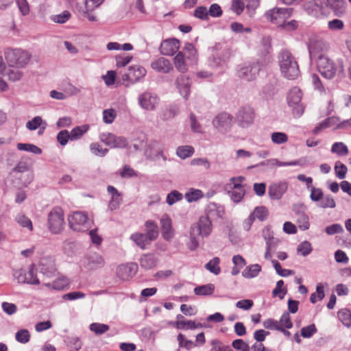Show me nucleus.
Segmentation results:
<instances>
[{
    "label": "nucleus",
    "mask_w": 351,
    "mask_h": 351,
    "mask_svg": "<svg viewBox=\"0 0 351 351\" xmlns=\"http://www.w3.org/2000/svg\"><path fill=\"white\" fill-rule=\"evenodd\" d=\"M69 224L73 231L86 232L90 228L92 221L86 213L75 211L69 217Z\"/></svg>",
    "instance_id": "7ed1b4c3"
},
{
    "label": "nucleus",
    "mask_w": 351,
    "mask_h": 351,
    "mask_svg": "<svg viewBox=\"0 0 351 351\" xmlns=\"http://www.w3.org/2000/svg\"><path fill=\"white\" fill-rule=\"evenodd\" d=\"M83 265L88 270H95L103 267L105 261L101 255L94 253L84 257Z\"/></svg>",
    "instance_id": "f3484780"
},
{
    "label": "nucleus",
    "mask_w": 351,
    "mask_h": 351,
    "mask_svg": "<svg viewBox=\"0 0 351 351\" xmlns=\"http://www.w3.org/2000/svg\"><path fill=\"white\" fill-rule=\"evenodd\" d=\"M281 73L289 80L297 79L300 75L299 65L293 54L287 49H282L278 56Z\"/></svg>",
    "instance_id": "f257e3e1"
},
{
    "label": "nucleus",
    "mask_w": 351,
    "mask_h": 351,
    "mask_svg": "<svg viewBox=\"0 0 351 351\" xmlns=\"http://www.w3.org/2000/svg\"><path fill=\"white\" fill-rule=\"evenodd\" d=\"M39 271L47 278L54 277L57 271L54 260L51 257L41 258L39 263Z\"/></svg>",
    "instance_id": "2eb2a0df"
},
{
    "label": "nucleus",
    "mask_w": 351,
    "mask_h": 351,
    "mask_svg": "<svg viewBox=\"0 0 351 351\" xmlns=\"http://www.w3.org/2000/svg\"><path fill=\"white\" fill-rule=\"evenodd\" d=\"M300 332L301 336L304 338H311L317 332V329L315 324H311L302 328Z\"/></svg>",
    "instance_id": "052dcab7"
},
{
    "label": "nucleus",
    "mask_w": 351,
    "mask_h": 351,
    "mask_svg": "<svg viewBox=\"0 0 351 351\" xmlns=\"http://www.w3.org/2000/svg\"><path fill=\"white\" fill-rule=\"evenodd\" d=\"M177 318L178 320L176 322V324L178 329L193 330L206 326L204 324L196 323L195 321L192 320H180L181 319H184V317L182 315H178Z\"/></svg>",
    "instance_id": "a878e982"
},
{
    "label": "nucleus",
    "mask_w": 351,
    "mask_h": 351,
    "mask_svg": "<svg viewBox=\"0 0 351 351\" xmlns=\"http://www.w3.org/2000/svg\"><path fill=\"white\" fill-rule=\"evenodd\" d=\"M327 5L336 16H340L346 12L345 0H327Z\"/></svg>",
    "instance_id": "cd10ccee"
},
{
    "label": "nucleus",
    "mask_w": 351,
    "mask_h": 351,
    "mask_svg": "<svg viewBox=\"0 0 351 351\" xmlns=\"http://www.w3.org/2000/svg\"><path fill=\"white\" fill-rule=\"evenodd\" d=\"M158 102V97L149 92H145L138 97L139 105L142 108L147 110H153Z\"/></svg>",
    "instance_id": "6ab92c4d"
},
{
    "label": "nucleus",
    "mask_w": 351,
    "mask_h": 351,
    "mask_svg": "<svg viewBox=\"0 0 351 351\" xmlns=\"http://www.w3.org/2000/svg\"><path fill=\"white\" fill-rule=\"evenodd\" d=\"M204 197L203 192L199 189H190L184 195L188 202H193L199 200Z\"/></svg>",
    "instance_id": "ea45409f"
},
{
    "label": "nucleus",
    "mask_w": 351,
    "mask_h": 351,
    "mask_svg": "<svg viewBox=\"0 0 351 351\" xmlns=\"http://www.w3.org/2000/svg\"><path fill=\"white\" fill-rule=\"evenodd\" d=\"M317 66L320 74L326 79H332L336 74L337 67L334 62L326 56H319Z\"/></svg>",
    "instance_id": "0eeeda50"
},
{
    "label": "nucleus",
    "mask_w": 351,
    "mask_h": 351,
    "mask_svg": "<svg viewBox=\"0 0 351 351\" xmlns=\"http://www.w3.org/2000/svg\"><path fill=\"white\" fill-rule=\"evenodd\" d=\"M331 152L339 156H346L348 154L349 150L347 145L343 142H335L331 147Z\"/></svg>",
    "instance_id": "f704fd0d"
},
{
    "label": "nucleus",
    "mask_w": 351,
    "mask_h": 351,
    "mask_svg": "<svg viewBox=\"0 0 351 351\" xmlns=\"http://www.w3.org/2000/svg\"><path fill=\"white\" fill-rule=\"evenodd\" d=\"M146 69L141 66H132L129 68L128 72L123 76V80L131 82H136L146 75Z\"/></svg>",
    "instance_id": "412c9836"
},
{
    "label": "nucleus",
    "mask_w": 351,
    "mask_h": 351,
    "mask_svg": "<svg viewBox=\"0 0 351 351\" xmlns=\"http://www.w3.org/2000/svg\"><path fill=\"white\" fill-rule=\"evenodd\" d=\"M177 340L180 347L186 348L187 350H190L193 347L196 346V344L191 340H189L186 337L180 333L177 336Z\"/></svg>",
    "instance_id": "3c124183"
},
{
    "label": "nucleus",
    "mask_w": 351,
    "mask_h": 351,
    "mask_svg": "<svg viewBox=\"0 0 351 351\" xmlns=\"http://www.w3.org/2000/svg\"><path fill=\"white\" fill-rule=\"evenodd\" d=\"M233 123V117L228 112L218 114L213 121V126L219 132H226L230 128Z\"/></svg>",
    "instance_id": "9d476101"
},
{
    "label": "nucleus",
    "mask_w": 351,
    "mask_h": 351,
    "mask_svg": "<svg viewBox=\"0 0 351 351\" xmlns=\"http://www.w3.org/2000/svg\"><path fill=\"white\" fill-rule=\"evenodd\" d=\"M195 149L192 146H179L176 149L177 156L181 159H186L194 154Z\"/></svg>",
    "instance_id": "a19ab883"
},
{
    "label": "nucleus",
    "mask_w": 351,
    "mask_h": 351,
    "mask_svg": "<svg viewBox=\"0 0 351 351\" xmlns=\"http://www.w3.org/2000/svg\"><path fill=\"white\" fill-rule=\"evenodd\" d=\"M271 139L272 143L276 145L286 143L289 140L287 134L281 132H274L271 133Z\"/></svg>",
    "instance_id": "8fccbe9b"
},
{
    "label": "nucleus",
    "mask_w": 351,
    "mask_h": 351,
    "mask_svg": "<svg viewBox=\"0 0 351 351\" xmlns=\"http://www.w3.org/2000/svg\"><path fill=\"white\" fill-rule=\"evenodd\" d=\"M46 125L47 123L44 121L40 116H36L26 123V128L29 130H35L41 126L42 129L45 130Z\"/></svg>",
    "instance_id": "c9c22d12"
},
{
    "label": "nucleus",
    "mask_w": 351,
    "mask_h": 351,
    "mask_svg": "<svg viewBox=\"0 0 351 351\" xmlns=\"http://www.w3.org/2000/svg\"><path fill=\"white\" fill-rule=\"evenodd\" d=\"M261 69V66L259 62H254L253 64L241 67L238 70L237 75L243 80L252 81L256 78Z\"/></svg>",
    "instance_id": "1a4fd4ad"
},
{
    "label": "nucleus",
    "mask_w": 351,
    "mask_h": 351,
    "mask_svg": "<svg viewBox=\"0 0 351 351\" xmlns=\"http://www.w3.org/2000/svg\"><path fill=\"white\" fill-rule=\"evenodd\" d=\"M16 147L19 150L31 152L34 154H40L42 153V149L40 147L30 143H19L16 145Z\"/></svg>",
    "instance_id": "a18cd8bd"
},
{
    "label": "nucleus",
    "mask_w": 351,
    "mask_h": 351,
    "mask_svg": "<svg viewBox=\"0 0 351 351\" xmlns=\"http://www.w3.org/2000/svg\"><path fill=\"white\" fill-rule=\"evenodd\" d=\"M318 206L322 208H334L336 206L335 199L330 195L323 196L322 199L318 203Z\"/></svg>",
    "instance_id": "5fc2aeb1"
},
{
    "label": "nucleus",
    "mask_w": 351,
    "mask_h": 351,
    "mask_svg": "<svg viewBox=\"0 0 351 351\" xmlns=\"http://www.w3.org/2000/svg\"><path fill=\"white\" fill-rule=\"evenodd\" d=\"M337 315L339 319L345 326L347 328L351 326V312L349 310L346 308L341 309L338 312Z\"/></svg>",
    "instance_id": "49530a36"
},
{
    "label": "nucleus",
    "mask_w": 351,
    "mask_h": 351,
    "mask_svg": "<svg viewBox=\"0 0 351 351\" xmlns=\"http://www.w3.org/2000/svg\"><path fill=\"white\" fill-rule=\"evenodd\" d=\"M302 93L301 90L295 86L291 88L287 94V103L292 108V112L295 117H300L304 111V106L301 102Z\"/></svg>",
    "instance_id": "20e7f679"
},
{
    "label": "nucleus",
    "mask_w": 351,
    "mask_h": 351,
    "mask_svg": "<svg viewBox=\"0 0 351 351\" xmlns=\"http://www.w3.org/2000/svg\"><path fill=\"white\" fill-rule=\"evenodd\" d=\"M151 67L157 72L162 73H168L173 69L171 62L162 57L153 61L151 64Z\"/></svg>",
    "instance_id": "b1692460"
},
{
    "label": "nucleus",
    "mask_w": 351,
    "mask_h": 351,
    "mask_svg": "<svg viewBox=\"0 0 351 351\" xmlns=\"http://www.w3.org/2000/svg\"><path fill=\"white\" fill-rule=\"evenodd\" d=\"M228 193L230 195L231 199L234 202L239 203L243 198L245 195V190L241 184H236L234 189H232V191H228Z\"/></svg>",
    "instance_id": "2f4dec72"
},
{
    "label": "nucleus",
    "mask_w": 351,
    "mask_h": 351,
    "mask_svg": "<svg viewBox=\"0 0 351 351\" xmlns=\"http://www.w3.org/2000/svg\"><path fill=\"white\" fill-rule=\"evenodd\" d=\"M293 9L291 8H274L266 12V19L281 27L285 21L292 16Z\"/></svg>",
    "instance_id": "423d86ee"
},
{
    "label": "nucleus",
    "mask_w": 351,
    "mask_h": 351,
    "mask_svg": "<svg viewBox=\"0 0 351 351\" xmlns=\"http://www.w3.org/2000/svg\"><path fill=\"white\" fill-rule=\"evenodd\" d=\"M89 129L88 125H83L81 126H77L73 128L69 133L71 136V141H76L80 139Z\"/></svg>",
    "instance_id": "58836bf2"
},
{
    "label": "nucleus",
    "mask_w": 351,
    "mask_h": 351,
    "mask_svg": "<svg viewBox=\"0 0 351 351\" xmlns=\"http://www.w3.org/2000/svg\"><path fill=\"white\" fill-rule=\"evenodd\" d=\"M232 53L230 49L226 48L220 53L215 55L210 60L209 64L212 68H224L230 60Z\"/></svg>",
    "instance_id": "ddd939ff"
},
{
    "label": "nucleus",
    "mask_w": 351,
    "mask_h": 351,
    "mask_svg": "<svg viewBox=\"0 0 351 351\" xmlns=\"http://www.w3.org/2000/svg\"><path fill=\"white\" fill-rule=\"evenodd\" d=\"M69 285V280L65 277L58 278L52 282L45 283V285L55 290H62Z\"/></svg>",
    "instance_id": "4c0bfd02"
},
{
    "label": "nucleus",
    "mask_w": 351,
    "mask_h": 351,
    "mask_svg": "<svg viewBox=\"0 0 351 351\" xmlns=\"http://www.w3.org/2000/svg\"><path fill=\"white\" fill-rule=\"evenodd\" d=\"M245 7V3L243 0H232L230 10L237 15L239 16L243 12Z\"/></svg>",
    "instance_id": "4d7b16f0"
},
{
    "label": "nucleus",
    "mask_w": 351,
    "mask_h": 351,
    "mask_svg": "<svg viewBox=\"0 0 351 351\" xmlns=\"http://www.w3.org/2000/svg\"><path fill=\"white\" fill-rule=\"evenodd\" d=\"M215 291V285L208 283L204 285L196 287L194 289V293L197 295H210Z\"/></svg>",
    "instance_id": "e433bc0d"
},
{
    "label": "nucleus",
    "mask_w": 351,
    "mask_h": 351,
    "mask_svg": "<svg viewBox=\"0 0 351 351\" xmlns=\"http://www.w3.org/2000/svg\"><path fill=\"white\" fill-rule=\"evenodd\" d=\"M4 56L10 66L24 68L30 61L32 54L20 48H6L4 50Z\"/></svg>",
    "instance_id": "f03ea898"
},
{
    "label": "nucleus",
    "mask_w": 351,
    "mask_h": 351,
    "mask_svg": "<svg viewBox=\"0 0 351 351\" xmlns=\"http://www.w3.org/2000/svg\"><path fill=\"white\" fill-rule=\"evenodd\" d=\"M15 337L17 341L26 343L29 341L30 334L27 330L21 329L16 333Z\"/></svg>",
    "instance_id": "69168bd1"
},
{
    "label": "nucleus",
    "mask_w": 351,
    "mask_h": 351,
    "mask_svg": "<svg viewBox=\"0 0 351 351\" xmlns=\"http://www.w3.org/2000/svg\"><path fill=\"white\" fill-rule=\"evenodd\" d=\"M180 48V40L176 38H169L163 40L160 46L161 54L167 56H173Z\"/></svg>",
    "instance_id": "dca6fc26"
},
{
    "label": "nucleus",
    "mask_w": 351,
    "mask_h": 351,
    "mask_svg": "<svg viewBox=\"0 0 351 351\" xmlns=\"http://www.w3.org/2000/svg\"><path fill=\"white\" fill-rule=\"evenodd\" d=\"M212 346L209 351H234L229 345H226L217 339H213L210 341Z\"/></svg>",
    "instance_id": "de8ad7c7"
},
{
    "label": "nucleus",
    "mask_w": 351,
    "mask_h": 351,
    "mask_svg": "<svg viewBox=\"0 0 351 351\" xmlns=\"http://www.w3.org/2000/svg\"><path fill=\"white\" fill-rule=\"evenodd\" d=\"M173 62L176 69L184 73L188 71V66L184 60V53L179 51L173 58Z\"/></svg>",
    "instance_id": "7c9ffc66"
},
{
    "label": "nucleus",
    "mask_w": 351,
    "mask_h": 351,
    "mask_svg": "<svg viewBox=\"0 0 351 351\" xmlns=\"http://www.w3.org/2000/svg\"><path fill=\"white\" fill-rule=\"evenodd\" d=\"M139 262L143 269L149 270L156 267L158 258L154 254H145L141 256Z\"/></svg>",
    "instance_id": "bb28decb"
},
{
    "label": "nucleus",
    "mask_w": 351,
    "mask_h": 351,
    "mask_svg": "<svg viewBox=\"0 0 351 351\" xmlns=\"http://www.w3.org/2000/svg\"><path fill=\"white\" fill-rule=\"evenodd\" d=\"M219 263V258L215 257L205 265V268L215 275H219L221 272Z\"/></svg>",
    "instance_id": "37998d69"
},
{
    "label": "nucleus",
    "mask_w": 351,
    "mask_h": 351,
    "mask_svg": "<svg viewBox=\"0 0 351 351\" xmlns=\"http://www.w3.org/2000/svg\"><path fill=\"white\" fill-rule=\"evenodd\" d=\"M196 227L198 230V234L202 237H206L212 232V221L204 215L199 217L197 223H196Z\"/></svg>",
    "instance_id": "4be33fe9"
},
{
    "label": "nucleus",
    "mask_w": 351,
    "mask_h": 351,
    "mask_svg": "<svg viewBox=\"0 0 351 351\" xmlns=\"http://www.w3.org/2000/svg\"><path fill=\"white\" fill-rule=\"evenodd\" d=\"M194 16L201 20L205 21L208 19V12L206 7L201 5L195 8L194 11Z\"/></svg>",
    "instance_id": "0e129e2a"
},
{
    "label": "nucleus",
    "mask_w": 351,
    "mask_h": 351,
    "mask_svg": "<svg viewBox=\"0 0 351 351\" xmlns=\"http://www.w3.org/2000/svg\"><path fill=\"white\" fill-rule=\"evenodd\" d=\"M92 154L99 157H104L108 152V149H103L98 143H93L90 145Z\"/></svg>",
    "instance_id": "13d9d810"
},
{
    "label": "nucleus",
    "mask_w": 351,
    "mask_h": 351,
    "mask_svg": "<svg viewBox=\"0 0 351 351\" xmlns=\"http://www.w3.org/2000/svg\"><path fill=\"white\" fill-rule=\"evenodd\" d=\"M289 183L286 180H282L271 184L268 188V195L271 199L279 200L287 192Z\"/></svg>",
    "instance_id": "f8f14e48"
},
{
    "label": "nucleus",
    "mask_w": 351,
    "mask_h": 351,
    "mask_svg": "<svg viewBox=\"0 0 351 351\" xmlns=\"http://www.w3.org/2000/svg\"><path fill=\"white\" fill-rule=\"evenodd\" d=\"M130 239L142 250H145L151 242L146 235L141 232H134L132 234Z\"/></svg>",
    "instance_id": "c756f323"
},
{
    "label": "nucleus",
    "mask_w": 351,
    "mask_h": 351,
    "mask_svg": "<svg viewBox=\"0 0 351 351\" xmlns=\"http://www.w3.org/2000/svg\"><path fill=\"white\" fill-rule=\"evenodd\" d=\"M230 28L235 34L252 32L250 27H244L243 25L239 22H232L230 25Z\"/></svg>",
    "instance_id": "bf43d9fd"
},
{
    "label": "nucleus",
    "mask_w": 351,
    "mask_h": 351,
    "mask_svg": "<svg viewBox=\"0 0 351 351\" xmlns=\"http://www.w3.org/2000/svg\"><path fill=\"white\" fill-rule=\"evenodd\" d=\"M36 271L34 264L30 265L28 270L25 269V277L27 280L25 281V283L35 285L40 284V280L36 276Z\"/></svg>",
    "instance_id": "473e14b6"
},
{
    "label": "nucleus",
    "mask_w": 351,
    "mask_h": 351,
    "mask_svg": "<svg viewBox=\"0 0 351 351\" xmlns=\"http://www.w3.org/2000/svg\"><path fill=\"white\" fill-rule=\"evenodd\" d=\"M232 346L237 351H250L249 345L241 339L234 340Z\"/></svg>",
    "instance_id": "e2e57ef3"
},
{
    "label": "nucleus",
    "mask_w": 351,
    "mask_h": 351,
    "mask_svg": "<svg viewBox=\"0 0 351 351\" xmlns=\"http://www.w3.org/2000/svg\"><path fill=\"white\" fill-rule=\"evenodd\" d=\"M89 329L90 331L95 332V335H101L107 332L110 329V327L106 324L95 322L90 324Z\"/></svg>",
    "instance_id": "09e8293b"
},
{
    "label": "nucleus",
    "mask_w": 351,
    "mask_h": 351,
    "mask_svg": "<svg viewBox=\"0 0 351 351\" xmlns=\"http://www.w3.org/2000/svg\"><path fill=\"white\" fill-rule=\"evenodd\" d=\"M205 213L206 215L204 216L213 221L222 219L225 213V210L223 206L213 202L207 206Z\"/></svg>",
    "instance_id": "aec40b11"
},
{
    "label": "nucleus",
    "mask_w": 351,
    "mask_h": 351,
    "mask_svg": "<svg viewBox=\"0 0 351 351\" xmlns=\"http://www.w3.org/2000/svg\"><path fill=\"white\" fill-rule=\"evenodd\" d=\"M255 219H258L261 221H265L269 216V210L265 206H256L252 213Z\"/></svg>",
    "instance_id": "79ce46f5"
},
{
    "label": "nucleus",
    "mask_w": 351,
    "mask_h": 351,
    "mask_svg": "<svg viewBox=\"0 0 351 351\" xmlns=\"http://www.w3.org/2000/svg\"><path fill=\"white\" fill-rule=\"evenodd\" d=\"M176 84L180 93L185 99H187L191 87L189 78L186 75L182 74L177 77Z\"/></svg>",
    "instance_id": "393cba45"
},
{
    "label": "nucleus",
    "mask_w": 351,
    "mask_h": 351,
    "mask_svg": "<svg viewBox=\"0 0 351 351\" xmlns=\"http://www.w3.org/2000/svg\"><path fill=\"white\" fill-rule=\"evenodd\" d=\"M255 112L254 109L250 106H243L235 114V120L238 125L241 128H247L251 125L254 121Z\"/></svg>",
    "instance_id": "6e6552de"
},
{
    "label": "nucleus",
    "mask_w": 351,
    "mask_h": 351,
    "mask_svg": "<svg viewBox=\"0 0 351 351\" xmlns=\"http://www.w3.org/2000/svg\"><path fill=\"white\" fill-rule=\"evenodd\" d=\"M348 171L347 167L341 163L340 161H337L335 165V171L336 176L339 179H343L346 177Z\"/></svg>",
    "instance_id": "680f3d73"
},
{
    "label": "nucleus",
    "mask_w": 351,
    "mask_h": 351,
    "mask_svg": "<svg viewBox=\"0 0 351 351\" xmlns=\"http://www.w3.org/2000/svg\"><path fill=\"white\" fill-rule=\"evenodd\" d=\"M162 237L166 241H170L173 237V230L171 218L165 215L160 219Z\"/></svg>",
    "instance_id": "5701e85b"
},
{
    "label": "nucleus",
    "mask_w": 351,
    "mask_h": 351,
    "mask_svg": "<svg viewBox=\"0 0 351 351\" xmlns=\"http://www.w3.org/2000/svg\"><path fill=\"white\" fill-rule=\"evenodd\" d=\"M278 324L280 326H282V327L287 329L291 328L293 326L288 312L283 313L280 317Z\"/></svg>",
    "instance_id": "338daca9"
},
{
    "label": "nucleus",
    "mask_w": 351,
    "mask_h": 351,
    "mask_svg": "<svg viewBox=\"0 0 351 351\" xmlns=\"http://www.w3.org/2000/svg\"><path fill=\"white\" fill-rule=\"evenodd\" d=\"M261 271V265L258 264H254L246 267L243 271L242 275L245 278H252L256 277Z\"/></svg>",
    "instance_id": "72a5a7b5"
},
{
    "label": "nucleus",
    "mask_w": 351,
    "mask_h": 351,
    "mask_svg": "<svg viewBox=\"0 0 351 351\" xmlns=\"http://www.w3.org/2000/svg\"><path fill=\"white\" fill-rule=\"evenodd\" d=\"M138 265L136 263H131L120 265L117 269V276L122 280H128L136 275Z\"/></svg>",
    "instance_id": "4468645a"
},
{
    "label": "nucleus",
    "mask_w": 351,
    "mask_h": 351,
    "mask_svg": "<svg viewBox=\"0 0 351 351\" xmlns=\"http://www.w3.org/2000/svg\"><path fill=\"white\" fill-rule=\"evenodd\" d=\"M311 195L310 198L313 202H319L324 196L322 190L320 188H315L311 186Z\"/></svg>",
    "instance_id": "774afa93"
},
{
    "label": "nucleus",
    "mask_w": 351,
    "mask_h": 351,
    "mask_svg": "<svg viewBox=\"0 0 351 351\" xmlns=\"http://www.w3.org/2000/svg\"><path fill=\"white\" fill-rule=\"evenodd\" d=\"M47 224L49 231L59 234L64 225V212L60 207H54L48 214Z\"/></svg>",
    "instance_id": "39448f33"
},
{
    "label": "nucleus",
    "mask_w": 351,
    "mask_h": 351,
    "mask_svg": "<svg viewBox=\"0 0 351 351\" xmlns=\"http://www.w3.org/2000/svg\"><path fill=\"white\" fill-rule=\"evenodd\" d=\"M293 211L299 228L302 230H308L310 227L309 217L305 213L304 206L300 205L294 206Z\"/></svg>",
    "instance_id": "a211bd4d"
},
{
    "label": "nucleus",
    "mask_w": 351,
    "mask_h": 351,
    "mask_svg": "<svg viewBox=\"0 0 351 351\" xmlns=\"http://www.w3.org/2000/svg\"><path fill=\"white\" fill-rule=\"evenodd\" d=\"M297 251L303 256H308L313 251L311 243L307 241H302L298 245Z\"/></svg>",
    "instance_id": "603ef678"
},
{
    "label": "nucleus",
    "mask_w": 351,
    "mask_h": 351,
    "mask_svg": "<svg viewBox=\"0 0 351 351\" xmlns=\"http://www.w3.org/2000/svg\"><path fill=\"white\" fill-rule=\"evenodd\" d=\"M183 197V195L179 191L174 190L171 191L169 193L167 194V198H166V202L169 205L171 206L176 202L180 201Z\"/></svg>",
    "instance_id": "6e6d98bb"
},
{
    "label": "nucleus",
    "mask_w": 351,
    "mask_h": 351,
    "mask_svg": "<svg viewBox=\"0 0 351 351\" xmlns=\"http://www.w3.org/2000/svg\"><path fill=\"white\" fill-rule=\"evenodd\" d=\"M146 232L145 234L150 241L156 240L158 236V227L157 223L152 220H147L145 223Z\"/></svg>",
    "instance_id": "c85d7f7f"
},
{
    "label": "nucleus",
    "mask_w": 351,
    "mask_h": 351,
    "mask_svg": "<svg viewBox=\"0 0 351 351\" xmlns=\"http://www.w3.org/2000/svg\"><path fill=\"white\" fill-rule=\"evenodd\" d=\"M145 156L147 159L157 160L160 157L164 161L167 160V156L163 153V149L159 142L153 141L149 143L145 150Z\"/></svg>",
    "instance_id": "9b49d317"
},
{
    "label": "nucleus",
    "mask_w": 351,
    "mask_h": 351,
    "mask_svg": "<svg viewBox=\"0 0 351 351\" xmlns=\"http://www.w3.org/2000/svg\"><path fill=\"white\" fill-rule=\"evenodd\" d=\"M67 346L73 350L77 351L81 349L82 346V342L80 339L77 337H68L66 341Z\"/></svg>",
    "instance_id": "864d4df0"
},
{
    "label": "nucleus",
    "mask_w": 351,
    "mask_h": 351,
    "mask_svg": "<svg viewBox=\"0 0 351 351\" xmlns=\"http://www.w3.org/2000/svg\"><path fill=\"white\" fill-rule=\"evenodd\" d=\"M16 221L23 228H26L29 230H33V225L31 219L23 213H19L15 218Z\"/></svg>",
    "instance_id": "c03bdc74"
}]
</instances>
